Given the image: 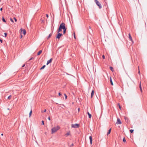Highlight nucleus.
Returning a JSON list of instances; mask_svg holds the SVG:
<instances>
[{"label": "nucleus", "instance_id": "nucleus-1", "mask_svg": "<svg viewBox=\"0 0 147 147\" xmlns=\"http://www.w3.org/2000/svg\"><path fill=\"white\" fill-rule=\"evenodd\" d=\"M60 128V127L58 125L56 127H54L51 129V134H52L55 133L59 130Z\"/></svg>", "mask_w": 147, "mask_h": 147}, {"label": "nucleus", "instance_id": "nucleus-2", "mask_svg": "<svg viewBox=\"0 0 147 147\" xmlns=\"http://www.w3.org/2000/svg\"><path fill=\"white\" fill-rule=\"evenodd\" d=\"M95 2L96 3L98 7L100 9H101L102 8V6L101 4L97 0H94Z\"/></svg>", "mask_w": 147, "mask_h": 147}, {"label": "nucleus", "instance_id": "nucleus-3", "mask_svg": "<svg viewBox=\"0 0 147 147\" xmlns=\"http://www.w3.org/2000/svg\"><path fill=\"white\" fill-rule=\"evenodd\" d=\"M59 27L63 30L66 28L65 24L64 23L61 24L59 25Z\"/></svg>", "mask_w": 147, "mask_h": 147}, {"label": "nucleus", "instance_id": "nucleus-4", "mask_svg": "<svg viewBox=\"0 0 147 147\" xmlns=\"http://www.w3.org/2000/svg\"><path fill=\"white\" fill-rule=\"evenodd\" d=\"M80 125L76 123L74 124L71 125V127L72 128H78L79 127Z\"/></svg>", "mask_w": 147, "mask_h": 147}, {"label": "nucleus", "instance_id": "nucleus-5", "mask_svg": "<svg viewBox=\"0 0 147 147\" xmlns=\"http://www.w3.org/2000/svg\"><path fill=\"white\" fill-rule=\"evenodd\" d=\"M57 34L56 36V38H57L58 39H59L60 37L63 35V34L62 33H57Z\"/></svg>", "mask_w": 147, "mask_h": 147}, {"label": "nucleus", "instance_id": "nucleus-6", "mask_svg": "<svg viewBox=\"0 0 147 147\" xmlns=\"http://www.w3.org/2000/svg\"><path fill=\"white\" fill-rule=\"evenodd\" d=\"M20 30L21 31V33H22L24 35L26 34V30L24 29H22L21 28L20 29Z\"/></svg>", "mask_w": 147, "mask_h": 147}, {"label": "nucleus", "instance_id": "nucleus-7", "mask_svg": "<svg viewBox=\"0 0 147 147\" xmlns=\"http://www.w3.org/2000/svg\"><path fill=\"white\" fill-rule=\"evenodd\" d=\"M122 123L120 119L118 118L117 120L116 123L117 124H121Z\"/></svg>", "mask_w": 147, "mask_h": 147}, {"label": "nucleus", "instance_id": "nucleus-8", "mask_svg": "<svg viewBox=\"0 0 147 147\" xmlns=\"http://www.w3.org/2000/svg\"><path fill=\"white\" fill-rule=\"evenodd\" d=\"M53 59L52 58H51L49 60H48L47 61V65H48L49 63H51Z\"/></svg>", "mask_w": 147, "mask_h": 147}, {"label": "nucleus", "instance_id": "nucleus-9", "mask_svg": "<svg viewBox=\"0 0 147 147\" xmlns=\"http://www.w3.org/2000/svg\"><path fill=\"white\" fill-rule=\"evenodd\" d=\"M129 39L130 40L133 42V41L132 40V38L131 37V36L130 33H129Z\"/></svg>", "mask_w": 147, "mask_h": 147}, {"label": "nucleus", "instance_id": "nucleus-10", "mask_svg": "<svg viewBox=\"0 0 147 147\" xmlns=\"http://www.w3.org/2000/svg\"><path fill=\"white\" fill-rule=\"evenodd\" d=\"M89 139L90 140V144H92V136H89Z\"/></svg>", "mask_w": 147, "mask_h": 147}, {"label": "nucleus", "instance_id": "nucleus-11", "mask_svg": "<svg viewBox=\"0 0 147 147\" xmlns=\"http://www.w3.org/2000/svg\"><path fill=\"white\" fill-rule=\"evenodd\" d=\"M94 93V90H92V91L91 93V98H92Z\"/></svg>", "mask_w": 147, "mask_h": 147}, {"label": "nucleus", "instance_id": "nucleus-12", "mask_svg": "<svg viewBox=\"0 0 147 147\" xmlns=\"http://www.w3.org/2000/svg\"><path fill=\"white\" fill-rule=\"evenodd\" d=\"M124 119H125V121L126 122H128V120H129L128 118L127 117H124Z\"/></svg>", "mask_w": 147, "mask_h": 147}, {"label": "nucleus", "instance_id": "nucleus-13", "mask_svg": "<svg viewBox=\"0 0 147 147\" xmlns=\"http://www.w3.org/2000/svg\"><path fill=\"white\" fill-rule=\"evenodd\" d=\"M111 128H110L109 129L108 131V132L107 133V136L109 134H110L111 132Z\"/></svg>", "mask_w": 147, "mask_h": 147}, {"label": "nucleus", "instance_id": "nucleus-14", "mask_svg": "<svg viewBox=\"0 0 147 147\" xmlns=\"http://www.w3.org/2000/svg\"><path fill=\"white\" fill-rule=\"evenodd\" d=\"M62 29L61 28L59 27V28L57 29V33H59L60 32L62 31Z\"/></svg>", "mask_w": 147, "mask_h": 147}, {"label": "nucleus", "instance_id": "nucleus-15", "mask_svg": "<svg viewBox=\"0 0 147 147\" xmlns=\"http://www.w3.org/2000/svg\"><path fill=\"white\" fill-rule=\"evenodd\" d=\"M42 50H40V51L37 53V55H39L40 54L42 53Z\"/></svg>", "mask_w": 147, "mask_h": 147}, {"label": "nucleus", "instance_id": "nucleus-16", "mask_svg": "<svg viewBox=\"0 0 147 147\" xmlns=\"http://www.w3.org/2000/svg\"><path fill=\"white\" fill-rule=\"evenodd\" d=\"M110 81L111 84L112 86L113 85V82H112V80L111 79V77H110Z\"/></svg>", "mask_w": 147, "mask_h": 147}, {"label": "nucleus", "instance_id": "nucleus-17", "mask_svg": "<svg viewBox=\"0 0 147 147\" xmlns=\"http://www.w3.org/2000/svg\"><path fill=\"white\" fill-rule=\"evenodd\" d=\"M139 88H140L141 92H142V88H141V83L140 82V84H139Z\"/></svg>", "mask_w": 147, "mask_h": 147}, {"label": "nucleus", "instance_id": "nucleus-18", "mask_svg": "<svg viewBox=\"0 0 147 147\" xmlns=\"http://www.w3.org/2000/svg\"><path fill=\"white\" fill-rule=\"evenodd\" d=\"M87 114L88 115V117L89 118H90L91 117L92 115L88 112H87Z\"/></svg>", "mask_w": 147, "mask_h": 147}, {"label": "nucleus", "instance_id": "nucleus-19", "mask_svg": "<svg viewBox=\"0 0 147 147\" xmlns=\"http://www.w3.org/2000/svg\"><path fill=\"white\" fill-rule=\"evenodd\" d=\"M67 30V28H66L65 29H63V34H65L66 32V30Z\"/></svg>", "mask_w": 147, "mask_h": 147}, {"label": "nucleus", "instance_id": "nucleus-20", "mask_svg": "<svg viewBox=\"0 0 147 147\" xmlns=\"http://www.w3.org/2000/svg\"><path fill=\"white\" fill-rule=\"evenodd\" d=\"M70 131H69V132H67L66 134H65V136H69L70 135Z\"/></svg>", "mask_w": 147, "mask_h": 147}, {"label": "nucleus", "instance_id": "nucleus-21", "mask_svg": "<svg viewBox=\"0 0 147 147\" xmlns=\"http://www.w3.org/2000/svg\"><path fill=\"white\" fill-rule=\"evenodd\" d=\"M2 20L4 22L6 23V22L5 19L3 17L2 18Z\"/></svg>", "mask_w": 147, "mask_h": 147}, {"label": "nucleus", "instance_id": "nucleus-22", "mask_svg": "<svg viewBox=\"0 0 147 147\" xmlns=\"http://www.w3.org/2000/svg\"><path fill=\"white\" fill-rule=\"evenodd\" d=\"M46 67V65H43L40 68V69L42 70L43 69Z\"/></svg>", "mask_w": 147, "mask_h": 147}, {"label": "nucleus", "instance_id": "nucleus-23", "mask_svg": "<svg viewBox=\"0 0 147 147\" xmlns=\"http://www.w3.org/2000/svg\"><path fill=\"white\" fill-rule=\"evenodd\" d=\"M109 68L111 71H114V69L113 67H112V66H110Z\"/></svg>", "mask_w": 147, "mask_h": 147}, {"label": "nucleus", "instance_id": "nucleus-24", "mask_svg": "<svg viewBox=\"0 0 147 147\" xmlns=\"http://www.w3.org/2000/svg\"><path fill=\"white\" fill-rule=\"evenodd\" d=\"M52 33H53V32H52L50 34H49V35L48 37H47V39H48L51 36L52 34Z\"/></svg>", "mask_w": 147, "mask_h": 147}, {"label": "nucleus", "instance_id": "nucleus-25", "mask_svg": "<svg viewBox=\"0 0 147 147\" xmlns=\"http://www.w3.org/2000/svg\"><path fill=\"white\" fill-rule=\"evenodd\" d=\"M32 109H31V110H30V111L29 113V117H30V116H31V114H32Z\"/></svg>", "mask_w": 147, "mask_h": 147}, {"label": "nucleus", "instance_id": "nucleus-26", "mask_svg": "<svg viewBox=\"0 0 147 147\" xmlns=\"http://www.w3.org/2000/svg\"><path fill=\"white\" fill-rule=\"evenodd\" d=\"M134 130L133 129H131L129 130L130 132L132 133L133 132Z\"/></svg>", "mask_w": 147, "mask_h": 147}, {"label": "nucleus", "instance_id": "nucleus-27", "mask_svg": "<svg viewBox=\"0 0 147 147\" xmlns=\"http://www.w3.org/2000/svg\"><path fill=\"white\" fill-rule=\"evenodd\" d=\"M74 38L76 39V35H75V32H74Z\"/></svg>", "mask_w": 147, "mask_h": 147}, {"label": "nucleus", "instance_id": "nucleus-28", "mask_svg": "<svg viewBox=\"0 0 147 147\" xmlns=\"http://www.w3.org/2000/svg\"><path fill=\"white\" fill-rule=\"evenodd\" d=\"M123 142H126V140L125 139V138L124 137L123 139Z\"/></svg>", "mask_w": 147, "mask_h": 147}, {"label": "nucleus", "instance_id": "nucleus-29", "mask_svg": "<svg viewBox=\"0 0 147 147\" xmlns=\"http://www.w3.org/2000/svg\"><path fill=\"white\" fill-rule=\"evenodd\" d=\"M11 97V95L9 96L7 98L9 99H10Z\"/></svg>", "mask_w": 147, "mask_h": 147}, {"label": "nucleus", "instance_id": "nucleus-30", "mask_svg": "<svg viewBox=\"0 0 147 147\" xmlns=\"http://www.w3.org/2000/svg\"><path fill=\"white\" fill-rule=\"evenodd\" d=\"M64 95L65 96V99H67V95H66V94H64Z\"/></svg>", "mask_w": 147, "mask_h": 147}, {"label": "nucleus", "instance_id": "nucleus-31", "mask_svg": "<svg viewBox=\"0 0 147 147\" xmlns=\"http://www.w3.org/2000/svg\"><path fill=\"white\" fill-rule=\"evenodd\" d=\"M89 29H90V31H91L92 32H93L92 30L91 29V27L90 26H89Z\"/></svg>", "mask_w": 147, "mask_h": 147}, {"label": "nucleus", "instance_id": "nucleus-32", "mask_svg": "<svg viewBox=\"0 0 147 147\" xmlns=\"http://www.w3.org/2000/svg\"><path fill=\"white\" fill-rule=\"evenodd\" d=\"M4 35H5V37H6L7 35V34L6 33H4Z\"/></svg>", "mask_w": 147, "mask_h": 147}, {"label": "nucleus", "instance_id": "nucleus-33", "mask_svg": "<svg viewBox=\"0 0 147 147\" xmlns=\"http://www.w3.org/2000/svg\"><path fill=\"white\" fill-rule=\"evenodd\" d=\"M42 125H44V121H42Z\"/></svg>", "mask_w": 147, "mask_h": 147}, {"label": "nucleus", "instance_id": "nucleus-34", "mask_svg": "<svg viewBox=\"0 0 147 147\" xmlns=\"http://www.w3.org/2000/svg\"><path fill=\"white\" fill-rule=\"evenodd\" d=\"M34 58H33V57H31V58L28 60V61H30V60H31L34 59Z\"/></svg>", "mask_w": 147, "mask_h": 147}, {"label": "nucleus", "instance_id": "nucleus-35", "mask_svg": "<svg viewBox=\"0 0 147 147\" xmlns=\"http://www.w3.org/2000/svg\"><path fill=\"white\" fill-rule=\"evenodd\" d=\"M58 95L59 96H61V93L60 92H59V93H58Z\"/></svg>", "mask_w": 147, "mask_h": 147}, {"label": "nucleus", "instance_id": "nucleus-36", "mask_svg": "<svg viewBox=\"0 0 147 147\" xmlns=\"http://www.w3.org/2000/svg\"><path fill=\"white\" fill-rule=\"evenodd\" d=\"M138 74H140V72L139 69V67H138Z\"/></svg>", "mask_w": 147, "mask_h": 147}, {"label": "nucleus", "instance_id": "nucleus-37", "mask_svg": "<svg viewBox=\"0 0 147 147\" xmlns=\"http://www.w3.org/2000/svg\"><path fill=\"white\" fill-rule=\"evenodd\" d=\"M74 144L73 143H72L69 146L70 147H72L73 146H74Z\"/></svg>", "mask_w": 147, "mask_h": 147}, {"label": "nucleus", "instance_id": "nucleus-38", "mask_svg": "<svg viewBox=\"0 0 147 147\" xmlns=\"http://www.w3.org/2000/svg\"><path fill=\"white\" fill-rule=\"evenodd\" d=\"M10 20H11V22H13V19H12V18H10Z\"/></svg>", "mask_w": 147, "mask_h": 147}, {"label": "nucleus", "instance_id": "nucleus-39", "mask_svg": "<svg viewBox=\"0 0 147 147\" xmlns=\"http://www.w3.org/2000/svg\"><path fill=\"white\" fill-rule=\"evenodd\" d=\"M118 105H119V108L121 109V106H120L119 104H118Z\"/></svg>", "mask_w": 147, "mask_h": 147}, {"label": "nucleus", "instance_id": "nucleus-40", "mask_svg": "<svg viewBox=\"0 0 147 147\" xmlns=\"http://www.w3.org/2000/svg\"><path fill=\"white\" fill-rule=\"evenodd\" d=\"M14 20H15V21L16 22H17V19H16V18H14Z\"/></svg>", "mask_w": 147, "mask_h": 147}, {"label": "nucleus", "instance_id": "nucleus-41", "mask_svg": "<svg viewBox=\"0 0 147 147\" xmlns=\"http://www.w3.org/2000/svg\"><path fill=\"white\" fill-rule=\"evenodd\" d=\"M102 58H103V59H105V56H104V55H103L102 56Z\"/></svg>", "mask_w": 147, "mask_h": 147}, {"label": "nucleus", "instance_id": "nucleus-42", "mask_svg": "<svg viewBox=\"0 0 147 147\" xmlns=\"http://www.w3.org/2000/svg\"><path fill=\"white\" fill-rule=\"evenodd\" d=\"M0 42L1 43H2V42H3V40L2 39H0Z\"/></svg>", "mask_w": 147, "mask_h": 147}, {"label": "nucleus", "instance_id": "nucleus-43", "mask_svg": "<svg viewBox=\"0 0 147 147\" xmlns=\"http://www.w3.org/2000/svg\"><path fill=\"white\" fill-rule=\"evenodd\" d=\"M48 119L49 120H51V119H50V117H49L48 118Z\"/></svg>", "mask_w": 147, "mask_h": 147}, {"label": "nucleus", "instance_id": "nucleus-44", "mask_svg": "<svg viewBox=\"0 0 147 147\" xmlns=\"http://www.w3.org/2000/svg\"><path fill=\"white\" fill-rule=\"evenodd\" d=\"M46 109H45L44 111H42V112H46Z\"/></svg>", "mask_w": 147, "mask_h": 147}, {"label": "nucleus", "instance_id": "nucleus-45", "mask_svg": "<svg viewBox=\"0 0 147 147\" xmlns=\"http://www.w3.org/2000/svg\"><path fill=\"white\" fill-rule=\"evenodd\" d=\"M46 17H47V18H48V17H49V16H48V14H46Z\"/></svg>", "mask_w": 147, "mask_h": 147}, {"label": "nucleus", "instance_id": "nucleus-46", "mask_svg": "<svg viewBox=\"0 0 147 147\" xmlns=\"http://www.w3.org/2000/svg\"><path fill=\"white\" fill-rule=\"evenodd\" d=\"M3 10V8H1L0 9V10L1 11H2Z\"/></svg>", "mask_w": 147, "mask_h": 147}, {"label": "nucleus", "instance_id": "nucleus-47", "mask_svg": "<svg viewBox=\"0 0 147 147\" xmlns=\"http://www.w3.org/2000/svg\"><path fill=\"white\" fill-rule=\"evenodd\" d=\"M25 66V64H24L22 66V67H24Z\"/></svg>", "mask_w": 147, "mask_h": 147}, {"label": "nucleus", "instance_id": "nucleus-48", "mask_svg": "<svg viewBox=\"0 0 147 147\" xmlns=\"http://www.w3.org/2000/svg\"><path fill=\"white\" fill-rule=\"evenodd\" d=\"M78 112H79L80 111V108H78Z\"/></svg>", "mask_w": 147, "mask_h": 147}, {"label": "nucleus", "instance_id": "nucleus-49", "mask_svg": "<svg viewBox=\"0 0 147 147\" xmlns=\"http://www.w3.org/2000/svg\"><path fill=\"white\" fill-rule=\"evenodd\" d=\"M22 35H21V37H20V38H22Z\"/></svg>", "mask_w": 147, "mask_h": 147}, {"label": "nucleus", "instance_id": "nucleus-50", "mask_svg": "<svg viewBox=\"0 0 147 147\" xmlns=\"http://www.w3.org/2000/svg\"><path fill=\"white\" fill-rule=\"evenodd\" d=\"M104 1H105V3H106V1H107V0H104Z\"/></svg>", "mask_w": 147, "mask_h": 147}, {"label": "nucleus", "instance_id": "nucleus-51", "mask_svg": "<svg viewBox=\"0 0 147 147\" xmlns=\"http://www.w3.org/2000/svg\"><path fill=\"white\" fill-rule=\"evenodd\" d=\"M1 136H3V134H1Z\"/></svg>", "mask_w": 147, "mask_h": 147}]
</instances>
